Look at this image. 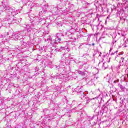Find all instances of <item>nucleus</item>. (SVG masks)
<instances>
[{
    "mask_svg": "<svg viewBox=\"0 0 128 128\" xmlns=\"http://www.w3.org/2000/svg\"><path fill=\"white\" fill-rule=\"evenodd\" d=\"M26 26L27 28V31L28 32V34H30V32H32V30H34V32H36V30L34 28H32V26L30 25H26Z\"/></svg>",
    "mask_w": 128,
    "mask_h": 128,
    "instance_id": "f257e3e1",
    "label": "nucleus"
},
{
    "mask_svg": "<svg viewBox=\"0 0 128 128\" xmlns=\"http://www.w3.org/2000/svg\"><path fill=\"white\" fill-rule=\"evenodd\" d=\"M62 34H56V42H60V40H62V39L60 38L62 36Z\"/></svg>",
    "mask_w": 128,
    "mask_h": 128,
    "instance_id": "f03ea898",
    "label": "nucleus"
},
{
    "mask_svg": "<svg viewBox=\"0 0 128 128\" xmlns=\"http://www.w3.org/2000/svg\"><path fill=\"white\" fill-rule=\"evenodd\" d=\"M12 38H14L15 40H18L20 38V34H16L12 35Z\"/></svg>",
    "mask_w": 128,
    "mask_h": 128,
    "instance_id": "7ed1b4c3",
    "label": "nucleus"
},
{
    "mask_svg": "<svg viewBox=\"0 0 128 128\" xmlns=\"http://www.w3.org/2000/svg\"><path fill=\"white\" fill-rule=\"evenodd\" d=\"M47 40H48V42H50V44L52 45L54 44H56V40H52V38H48Z\"/></svg>",
    "mask_w": 128,
    "mask_h": 128,
    "instance_id": "20e7f679",
    "label": "nucleus"
},
{
    "mask_svg": "<svg viewBox=\"0 0 128 128\" xmlns=\"http://www.w3.org/2000/svg\"><path fill=\"white\" fill-rule=\"evenodd\" d=\"M78 74H81L82 76H86V73L84 72H82L80 70H78Z\"/></svg>",
    "mask_w": 128,
    "mask_h": 128,
    "instance_id": "39448f33",
    "label": "nucleus"
},
{
    "mask_svg": "<svg viewBox=\"0 0 128 128\" xmlns=\"http://www.w3.org/2000/svg\"><path fill=\"white\" fill-rule=\"evenodd\" d=\"M66 56H64V55H62V59L61 60V62H66Z\"/></svg>",
    "mask_w": 128,
    "mask_h": 128,
    "instance_id": "423d86ee",
    "label": "nucleus"
},
{
    "mask_svg": "<svg viewBox=\"0 0 128 128\" xmlns=\"http://www.w3.org/2000/svg\"><path fill=\"white\" fill-rule=\"evenodd\" d=\"M44 48H45L44 52H46V50H50V48H48V46H45Z\"/></svg>",
    "mask_w": 128,
    "mask_h": 128,
    "instance_id": "0eeeda50",
    "label": "nucleus"
},
{
    "mask_svg": "<svg viewBox=\"0 0 128 128\" xmlns=\"http://www.w3.org/2000/svg\"><path fill=\"white\" fill-rule=\"evenodd\" d=\"M40 50H41L42 52H44V50H46V48H44V46H42L41 48L40 47Z\"/></svg>",
    "mask_w": 128,
    "mask_h": 128,
    "instance_id": "6e6552de",
    "label": "nucleus"
},
{
    "mask_svg": "<svg viewBox=\"0 0 128 128\" xmlns=\"http://www.w3.org/2000/svg\"><path fill=\"white\" fill-rule=\"evenodd\" d=\"M64 50V47H60V50Z\"/></svg>",
    "mask_w": 128,
    "mask_h": 128,
    "instance_id": "1a4fd4ad",
    "label": "nucleus"
},
{
    "mask_svg": "<svg viewBox=\"0 0 128 128\" xmlns=\"http://www.w3.org/2000/svg\"><path fill=\"white\" fill-rule=\"evenodd\" d=\"M120 82V80H114V84H116V82Z\"/></svg>",
    "mask_w": 128,
    "mask_h": 128,
    "instance_id": "9d476101",
    "label": "nucleus"
},
{
    "mask_svg": "<svg viewBox=\"0 0 128 128\" xmlns=\"http://www.w3.org/2000/svg\"><path fill=\"white\" fill-rule=\"evenodd\" d=\"M0 38H6V36H1Z\"/></svg>",
    "mask_w": 128,
    "mask_h": 128,
    "instance_id": "9b49d317",
    "label": "nucleus"
},
{
    "mask_svg": "<svg viewBox=\"0 0 128 128\" xmlns=\"http://www.w3.org/2000/svg\"><path fill=\"white\" fill-rule=\"evenodd\" d=\"M23 44H24V46H25L28 45V44H26V42H24Z\"/></svg>",
    "mask_w": 128,
    "mask_h": 128,
    "instance_id": "f8f14e48",
    "label": "nucleus"
},
{
    "mask_svg": "<svg viewBox=\"0 0 128 128\" xmlns=\"http://www.w3.org/2000/svg\"><path fill=\"white\" fill-rule=\"evenodd\" d=\"M43 10L42 14H46V10Z\"/></svg>",
    "mask_w": 128,
    "mask_h": 128,
    "instance_id": "ddd939ff",
    "label": "nucleus"
},
{
    "mask_svg": "<svg viewBox=\"0 0 128 128\" xmlns=\"http://www.w3.org/2000/svg\"><path fill=\"white\" fill-rule=\"evenodd\" d=\"M37 70H38V68H36V72Z\"/></svg>",
    "mask_w": 128,
    "mask_h": 128,
    "instance_id": "4468645a",
    "label": "nucleus"
},
{
    "mask_svg": "<svg viewBox=\"0 0 128 128\" xmlns=\"http://www.w3.org/2000/svg\"><path fill=\"white\" fill-rule=\"evenodd\" d=\"M96 98H92L91 100H94Z\"/></svg>",
    "mask_w": 128,
    "mask_h": 128,
    "instance_id": "2eb2a0df",
    "label": "nucleus"
},
{
    "mask_svg": "<svg viewBox=\"0 0 128 128\" xmlns=\"http://www.w3.org/2000/svg\"><path fill=\"white\" fill-rule=\"evenodd\" d=\"M0 4H2V2H0Z\"/></svg>",
    "mask_w": 128,
    "mask_h": 128,
    "instance_id": "dca6fc26",
    "label": "nucleus"
},
{
    "mask_svg": "<svg viewBox=\"0 0 128 128\" xmlns=\"http://www.w3.org/2000/svg\"><path fill=\"white\" fill-rule=\"evenodd\" d=\"M46 6H48L46 5H45V6H44V7H45V8H46Z\"/></svg>",
    "mask_w": 128,
    "mask_h": 128,
    "instance_id": "f3484780",
    "label": "nucleus"
},
{
    "mask_svg": "<svg viewBox=\"0 0 128 128\" xmlns=\"http://www.w3.org/2000/svg\"><path fill=\"white\" fill-rule=\"evenodd\" d=\"M55 8V10H56V8Z\"/></svg>",
    "mask_w": 128,
    "mask_h": 128,
    "instance_id": "a211bd4d",
    "label": "nucleus"
},
{
    "mask_svg": "<svg viewBox=\"0 0 128 128\" xmlns=\"http://www.w3.org/2000/svg\"><path fill=\"white\" fill-rule=\"evenodd\" d=\"M92 44V46H94V44Z\"/></svg>",
    "mask_w": 128,
    "mask_h": 128,
    "instance_id": "6ab92c4d",
    "label": "nucleus"
}]
</instances>
